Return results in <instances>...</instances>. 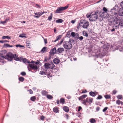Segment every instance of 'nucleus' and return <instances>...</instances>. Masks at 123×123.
Instances as JSON below:
<instances>
[{
    "label": "nucleus",
    "instance_id": "28",
    "mask_svg": "<svg viewBox=\"0 0 123 123\" xmlns=\"http://www.w3.org/2000/svg\"><path fill=\"white\" fill-rule=\"evenodd\" d=\"M116 103L118 105H120V104H121L122 105H123V102L121 101L119 99H118L116 101Z\"/></svg>",
    "mask_w": 123,
    "mask_h": 123
},
{
    "label": "nucleus",
    "instance_id": "55",
    "mask_svg": "<svg viewBox=\"0 0 123 123\" xmlns=\"http://www.w3.org/2000/svg\"><path fill=\"white\" fill-rule=\"evenodd\" d=\"M108 107H105L103 110V112H105V111L107 110L108 109Z\"/></svg>",
    "mask_w": 123,
    "mask_h": 123
},
{
    "label": "nucleus",
    "instance_id": "33",
    "mask_svg": "<svg viewBox=\"0 0 123 123\" xmlns=\"http://www.w3.org/2000/svg\"><path fill=\"white\" fill-rule=\"evenodd\" d=\"M18 80L20 82H23L24 80L25 79L23 77H20L19 78Z\"/></svg>",
    "mask_w": 123,
    "mask_h": 123
},
{
    "label": "nucleus",
    "instance_id": "54",
    "mask_svg": "<svg viewBox=\"0 0 123 123\" xmlns=\"http://www.w3.org/2000/svg\"><path fill=\"white\" fill-rule=\"evenodd\" d=\"M64 40V39L63 38L61 39V41H60V42L59 43H58L57 44V45H61L62 43L63 42V41Z\"/></svg>",
    "mask_w": 123,
    "mask_h": 123
},
{
    "label": "nucleus",
    "instance_id": "19",
    "mask_svg": "<svg viewBox=\"0 0 123 123\" xmlns=\"http://www.w3.org/2000/svg\"><path fill=\"white\" fill-rule=\"evenodd\" d=\"M87 95L86 94H84L81 96L78 99L79 100H80L83 99L84 98L86 97H87Z\"/></svg>",
    "mask_w": 123,
    "mask_h": 123
},
{
    "label": "nucleus",
    "instance_id": "63",
    "mask_svg": "<svg viewBox=\"0 0 123 123\" xmlns=\"http://www.w3.org/2000/svg\"><path fill=\"white\" fill-rule=\"evenodd\" d=\"M52 17L50 16L48 17V19L49 21H50L52 19Z\"/></svg>",
    "mask_w": 123,
    "mask_h": 123
},
{
    "label": "nucleus",
    "instance_id": "30",
    "mask_svg": "<svg viewBox=\"0 0 123 123\" xmlns=\"http://www.w3.org/2000/svg\"><path fill=\"white\" fill-rule=\"evenodd\" d=\"M63 21L62 19H59L56 20V22L57 23H61L63 22Z\"/></svg>",
    "mask_w": 123,
    "mask_h": 123
},
{
    "label": "nucleus",
    "instance_id": "26",
    "mask_svg": "<svg viewBox=\"0 0 123 123\" xmlns=\"http://www.w3.org/2000/svg\"><path fill=\"white\" fill-rule=\"evenodd\" d=\"M114 25L112 27V29H110V31L112 32L115 31V29H117L116 27H115L116 25Z\"/></svg>",
    "mask_w": 123,
    "mask_h": 123
},
{
    "label": "nucleus",
    "instance_id": "50",
    "mask_svg": "<svg viewBox=\"0 0 123 123\" xmlns=\"http://www.w3.org/2000/svg\"><path fill=\"white\" fill-rule=\"evenodd\" d=\"M32 5L36 7L35 6H37L39 8H40V6L37 4H35V3H33V4H32Z\"/></svg>",
    "mask_w": 123,
    "mask_h": 123
},
{
    "label": "nucleus",
    "instance_id": "53",
    "mask_svg": "<svg viewBox=\"0 0 123 123\" xmlns=\"http://www.w3.org/2000/svg\"><path fill=\"white\" fill-rule=\"evenodd\" d=\"M62 36V35H59L56 37V39L58 40L61 38Z\"/></svg>",
    "mask_w": 123,
    "mask_h": 123
},
{
    "label": "nucleus",
    "instance_id": "61",
    "mask_svg": "<svg viewBox=\"0 0 123 123\" xmlns=\"http://www.w3.org/2000/svg\"><path fill=\"white\" fill-rule=\"evenodd\" d=\"M100 108L98 106L96 108V111H99L100 109Z\"/></svg>",
    "mask_w": 123,
    "mask_h": 123
},
{
    "label": "nucleus",
    "instance_id": "22",
    "mask_svg": "<svg viewBox=\"0 0 123 123\" xmlns=\"http://www.w3.org/2000/svg\"><path fill=\"white\" fill-rule=\"evenodd\" d=\"M82 103L83 104H84L85 105H86L87 104H86V103H88V98H86V99L83 100Z\"/></svg>",
    "mask_w": 123,
    "mask_h": 123
},
{
    "label": "nucleus",
    "instance_id": "37",
    "mask_svg": "<svg viewBox=\"0 0 123 123\" xmlns=\"http://www.w3.org/2000/svg\"><path fill=\"white\" fill-rule=\"evenodd\" d=\"M19 37H25L26 38L27 37L25 36V34H20L19 36Z\"/></svg>",
    "mask_w": 123,
    "mask_h": 123
},
{
    "label": "nucleus",
    "instance_id": "16",
    "mask_svg": "<svg viewBox=\"0 0 123 123\" xmlns=\"http://www.w3.org/2000/svg\"><path fill=\"white\" fill-rule=\"evenodd\" d=\"M65 43L63 44L64 48L66 49L69 50L71 49V47H69L68 45L66 44V43L64 42Z\"/></svg>",
    "mask_w": 123,
    "mask_h": 123
},
{
    "label": "nucleus",
    "instance_id": "42",
    "mask_svg": "<svg viewBox=\"0 0 123 123\" xmlns=\"http://www.w3.org/2000/svg\"><path fill=\"white\" fill-rule=\"evenodd\" d=\"M70 4H68L67 5L65 6H60V7H58V8H68Z\"/></svg>",
    "mask_w": 123,
    "mask_h": 123
},
{
    "label": "nucleus",
    "instance_id": "15",
    "mask_svg": "<svg viewBox=\"0 0 123 123\" xmlns=\"http://www.w3.org/2000/svg\"><path fill=\"white\" fill-rule=\"evenodd\" d=\"M64 51V49L63 48L61 47L58 48L57 50V51L60 53H62Z\"/></svg>",
    "mask_w": 123,
    "mask_h": 123
},
{
    "label": "nucleus",
    "instance_id": "35",
    "mask_svg": "<svg viewBox=\"0 0 123 123\" xmlns=\"http://www.w3.org/2000/svg\"><path fill=\"white\" fill-rule=\"evenodd\" d=\"M2 39H10L11 38L8 36H3L2 37Z\"/></svg>",
    "mask_w": 123,
    "mask_h": 123
},
{
    "label": "nucleus",
    "instance_id": "21",
    "mask_svg": "<svg viewBox=\"0 0 123 123\" xmlns=\"http://www.w3.org/2000/svg\"><path fill=\"white\" fill-rule=\"evenodd\" d=\"M22 60L23 62L25 64L26 63H30L29 62V61L26 58H24L22 59Z\"/></svg>",
    "mask_w": 123,
    "mask_h": 123
},
{
    "label": "nucleus",
    "instance_id": "51",
    "mask_svg": "<svg viewBox=\"0 0 123 123\" xmlns=\"http://www.w3.org/2000/svg\"><path fill=\"white\" fill-rule=\"evenodd\" d=\"M29 42V41H27L26 42V43L27 44V45H26L27 47L28 48H30V46H31V45H30V43H27L28 42Z\"/></svg>",
    "mask_w": 123,
    "mask_h": 123
},
{
    "label": "nucleus",
    "instance_id": "7",
    "mask_svg": "<svg viewBox=\"0 0 123 123\" xmlns=\"http://www.w3.org/2000/svg\"><path fill=\"white\" fill-rule=\"evenodd\" d=\"M110 47V45L108 43L105 44L102 48V50L103 53L105 52L106 53L107 52V50L109 49Z\"/></svg>",
    "mask_w": 123,
    "mask_h": 123
},
{
    "label": "nucleus",
    "instance_id": "59",
    "mask_svg": "<svg viewBox=\"0 0 123 123\" xmlns=\"http://www.w3.org/2000/svg\"><path fill=\"white\" fill-rule=\"evenodd\" d=\"M78 39H79L80 41H81L83 39V38L82 36H81L79 37Z\"/></svg>",
    "mask_w": 123,
    "mask_h": 123
},
{
    "label": "nucleus",
    "instance_id": "43",
    "mask_svg": "<svg viewBox=\"0 0 123 123\" xmlns=\"http://www.w3.org/2000/svg\"><path fill=\"white\" fill-rule=\"evenodd\" d=\"M9 44L7 43H5L3 46V48H7L9 47Z\"/></svg>",
    "mask_w": 123,
    "mask_h": 123
},
{
    "label": "nucleus",
    "instance_id": "62",
    "mask_svg": "<svg viewBox=\"0 0 123 123\" xmlns=\"http://www.w3.org/2000/svg\"><path fill=\"white\" fill-rule=\"evenodd\" d=\"M75 34V36L76 37L77 39H78V38L79 37V34L78 33H76Z\"/></svg>",
    "mask_w": 123,
    "mask_h": 123
},
{
    "label": "nucleus",
    "instance_id": "25",
    "mask_svg": "<svg viewBox=\"0 0 123 123\" xmlns=\"http://www.w3.org/2000/svg\"><path fill=\"white\" fill-rule=\"evenodd\" d=\"M47 48L46 47H44L41 51V52H42V53H43L45 52H46L47 50L46 49Z\"/></svg>",
    "mask_w": 123,
    "mask_h": 123
},
{
    "label": "nucleus",
    "instance_id": "24",
    "mask_svg": "<svg viewBox=\"0 0 123 123\" xmlns=\"http://www.w3.org/2000/svg\"><path fill=\"white\" fill-rule=\"evenodd\" d=\"M63 110L66 112H68L69 111L68 107L66 106H64L63 107Z\"/></svg>",
    "mask_w": 123,
    "mask_h": 123
},
{
    "label": "nucleus",
    "instance_id": "60",
    "mask_svg": "<svg viewBox=\"0 0 123 123\" xmlns=\"http://www.w3.org/2000/svg\"><path fill=\"white\" fill-rule=\"evenodd\" d=\"M87 92L86 90H82V93H86Z\"/></svg>",
    "mask_w": 123,
    "mask_h": 123
},
{
    "label": "nucleus",
    "instance_id": "17",
    "mask_svg": "<svg viewBox=\"0 0 123 123\" xmlns=\"http://www.w3.org/2000/svg\"><path fill=\"white\" fill-rule=\"evenodd\" d=\"M118 14L120 16H123V8H120L118 12Z\"/></svg>",
    "mask_w": 123,
    "mask_h": 123
},
{
    "label": "nucleus",
    "instance_id": "29",
    "mask_svg": "<svg viewBox=\"0 0 123 123\" xmlns=\"http://www.w3.org/2000/svg\"><path fill=\"white\" fill-rule=\"evenodd\" d=\"M40 74L42 75H48V76H49V73L48 74L47 73V72H44L43 71H41L40 72Z\"/></svg>",
    "mask_w": 123,
    "mask_h": 123
},
{
    "label": "nucleus",
    "instance_id": "47",
    "mask_svg": "<svg viewBox=\"0 0 123 123\" xmlns=\"http://www.w3.org/2000/svg\"><path fill=\"white\" fill-rule=\"evenodd\" d=\"M40 60H37L36 62H35V63L36 65H38L39 64H41V63L40 62Z\"/></svg>",
    "mask_w": 123,
    "mask_h": 123
},
{
    "label": "nucleus",
    "instance_id": "3",
    "mask_svg": "<svg viewBox=\"0 0 123 123\" xmlns=\"http://www.w3.org/2000/svg\"><path fill=\"white\" fill-rule=\"evenodd\" d=\"M29 62L28 63V66H29L31 69L34 70L35 72H36L37 70L38 67L37 65L34 64L35 63V61L32 60L31 62L29 61Z\"/></svg>",
    "mask_w": 123,
    "mask_h": 123
},
{
    "label": "nucleus",
    "instance_id": "6",
    "mask_svg": "<svg viewBox=\"0 0 123 123\" xmlns=\"http://www.w3.org/2000/svg\"><path fill=\"white\" fill-rule=\"evenodd\" d=\"M44 66L45 68L47 69L50 68L52 69L54 68L55 66L53 63L51 62V64L47 62L45 63Z\"/></svg>",
    "mask_w": 123,
    "mask_h": 123
},
{
    "label": "nucleus",
    "instance_id": "2",
    "mask_svg": "<svg viewBox=\"0 0 123 123\" xmlns=\"http://www.w3.org/2000/svg\"><path fill=\"white\" fill-rule=\"evenodd\" d=\"M108 22L110 25H117L115 26L116 29L119 28V27L121 28L123 27V20L118 19V17L114 16L111 18L108 19Z\"/></svg>",
    "mask_w": 123,
    "mask_h": 123
},
{
    "label": "nucleus",
    "instance_id": "52",
    "mask_svg": "<svg viewBox=\"0 0 123 123\" xmlns=\"http://www.w3.org/2000/svg\"><path fill=\"white\" fill-rule=\"evenodd\" d=\"M48 60V58L47 56H45L44 57V60L43 61V62H47V61Z\"/></svg>",
    "mask_w": 123,
    "mask_h": 123
},
{
    "label": "nucleus",
    "instance_id": "58",
    "mask_svg": "<svg viewBox=\"0 0 123 123\" xmlns=\"http://www.w3.org/2000/svg\"><path fill=\"white\" fill-rule=\"evenodd\" d=\"M21 74L22 76H25L26 74L25 72H22L21 73Z\"/></svg>",
    "mask_w": 123,
    "mask_h": 123
},
{
    "label": "nucleus",
    "instance_id": "10",
    "mask_svg": "<svg viewBox=\"0 0 123 123\" xmlns=\"http://www.w3.org/2000/svg\"><path fill=\"white\" fill-rule=\"evenodd\" d=\"M118 47H117L116 46H113L112 45H110V47L109 48L110 50L111 51H115L116 49L117 50L118 49Z\"/></svg>",
    "mask_w": 123,
    "mask_h": 123
},
{
    "label": "nucleus",
    "instance_id": "1",
    "mask_svg": "<svg viewBox=\"0 0 123 123\" xmlns=\"http://www.w3.org/2000/svg\"><path fill=\"white\" fill-rule=\"evenodd\" d=\"M108 11L107 8H103L102 11H97L94 14H92L90 17L92 21H95L98 18L100 21L103 19V18H105L107 17V12Z\"/></svg>",
    "mask_w": 123,
    "mask_h": 123
},
{
    "label": "nucleus",
    "instance_id": "46",
    "mask_svg": "<svg viewBox=\"0 0 123 123\" xmlns=\"http://www.w3.org/2000/svg\"><path fill=\"white\" fill-rule=\"evenodd\" d=\"M117 98L121 99L122 98V96L121 95H119L117 96Z\"/></svg>",
    "mask_w": 123,
    "mask_h": 123
},
{
    "label": "nucleus",
    "instance_id": "14",
    "mask_svg": "<svg viewBox=\"0 0 123 123\" xmlns=\"http://www.w3.org/2000/svg\"><path fill=\"white\" fill-rule=\"evenodd\" d=\"M89 24L88 22H86L83 24L82 27L86 29L89 26Z\"/></svg>",
    "mask_w": 123,
    "mask_h": 123
},
{
    "label": "nucleus",
    "instance_id": "18",
    "mask_svg": "<svg viewBox=\"0 0 123 123\" xmlns=\"http://www.w3.org/2000/svg\"><path fill=\"white\" fill-rule=\"evenodd\" d=\"M84 22V21L83 20L81 19L80 21V23L77 26V28L78 29H79L80 27L81 26V24H83Z\"/></svg>",
    "mask_w": 123,
    "mask_h": 123
},
{
    "label": "nucleus",
    "instance_id": "12",
    "mask_svg": "<svg viewBox=\"0 0 123 123\" xmlns=\"http://www.w3.org/2000/svg\"><path fill=\"white\" fill-rule=\"evenodd\" d=\"M67 8H58L55 11V12L56 13H60L64 10L66 9Z\"/></svg>",
    "mask_w": 123,
    "mask_h": 123
},
{
    "label": "nucleus",
    "instance_id": "44",
    "mask_svg": "<svg viewBox=\"0 0 123 123\" xmlns=\"http://www.w3.org/2000/svg\"><path fill=\"white\" fill-rule=\"evenodd\" d=\"M16 46L17 47H20L21 48L24 47V45H22L19 44H17L16 45Z\"/></svg>",
    "mask_w": 123,
    "mask_h": 123
},
{
    "label": "nucleus",
    "instance_id": "23",
    "mask_svg": "<svg viewBox=\"0 0 123 123\" xmlns=\"http://www.w3.org/2000/svg\"><path fill=\"white\" fill-rule=\"evenodd\" d=\"M59 102L60 103H61L62 104H64L65 102L64 98H61L59 100Z\"/></svg>",
    "mask_w": 123,
    "mask_h": 123
},
{
    "label": "nucleus",
    "instance_id": "11",
    "mask_svg": "<svg viewBox=\"0 0 123 123\" xmlns=\"http://www.w3.org/2000/svg\"><path fill=\"white\" fill-rule=\"evenodd\" d=\"M56 48L55 47L50 50L49 52V54H51V55L54 54L56 53Z\"/></svg>",
    "mask_w": 123,
    "mask_h": 123
},
{
    "label": "nucleus",
    "instance_id": "48",
    "mask_svg": "<svg viewBox=\"0 0 123 123\" xmlns=\"http://www.w3.org/2000/svg\"><path fill=\"white\" fill-rule=\"evenodd\" d=\"M75 32H72L71 34V36H72L73 37H74L75 36Z\"/></svg>",
    "mask_w": 123,
    "mask_h": 123
},
{
    "label": "nucleus",
    "instance_id": "57",
    "mask_svg": "<svg viewBox=\"0 0 123 123\" xmlns=\"http://www.w3.org/2000/svg\"><path fill=\"white\" fill-rule=\"evenodd\" d=\"M91 16L92 15H91V14H89L88 13L86 15V17L87 18H89V17L90 18Z\"/></svg>",
    "mask_w": 123,
    "mask_h": 123
},
{
    "label": "nucleus",
    "instance_id": "20",
    "mask_svg": "<svg viewBox=\"0 0 123 123\" xmlns=\"http://www.w3.org/2000/svg\"><path fill=\"white\" fill-rule=\"evenodd\" d=\"M59 109L58 107H55L53 108V111L55 113H57L59 112Z\"/></svg>",
    "mask_w": 123,
    "mask_h": 123
},
{
    "label": "nucleus",
    "instance_id": "9",
    "mask_svg": "<svg viewBox=\"0 0 123 123\" xmlns=\"http://www.w3.org/2000/svg\"><path fill=\"white\" fill-rule=\"evenodd\" d=\"M14 60L16 61H19L21 62L22 59V58L21 57H20L19 58L18 56V55H16V54H15L14 55Z\"/></svg>",
    "mask_w": 123,
    "mask_h": 123
},
{
    "label": "nucleus",
    "instance_id": "27",
    "mask_svg": "<svg viewBox=\"0 0 123 123\" xmlns=\"http://www.w3.org/2000/svg\"><path fill=\"white\" fill-rule=\"evenodd\" d=\"M89 94L90 96L92 97H95L96 95V94L94 92L92 91L89 92Z\"/></svg>",
    "mask_w": 123,
    "mask_h": 123
},
{
    "label": "nucleus",
    "instance_id": "49",
    "mask_svg": "<svg viewBox=\"0 0 123 123\" xmlns=\"http://www.w3.org/2000/svg\"><path fill=\"white\" fill-rule=\"evenodd\" d=\"M102 98V96L101 95H98V97L96 98L97 99H100Z\"/></svg>",
    "mask_w": 123,
    "mask_h": 123
},
{
    "label": "nucleus",
    "instance_id": "31",
    "mask_svg": "<svg viewBox=\"0 0 123 123\" xmlns=\"http://www.w3.org/2000/svg\"><path fill=\"white\" fill-rule=\"evenodd\" d=\"M42 94L43 96H45L48 93V92L45 90H43L42 92Z\"/></svg>",
    "mask_w": 123,
    "mask_h": 123
},
{
    "label": "nucleus",
    "instance_id": "5",
    "mask_svg": "<svg viewBox=\"0 0 123 123\" xmlns=\"http://www.w3.org/2000/svg\"><path fill=\"white\" fill-rule=\"evenodd\" d=\"M14 55L11 52H9L6 55L5 59H7L8 61H12L14 57Z\"/></svg>",
    "mask_w": 123,
    "mask_h": 123
},
{
    "label": "nucleus",
    "instance_id": "13",
    "mask_svg": "<svg viewBox=\"0 0 123 123\" xmlns=\"http://www.w3.org/2000/svg\"><path fill=\"white\" fill-rule=\"evenodd\" d=\"M53 62L55 64H58L60 62V60L58 58H55L53 59Z\"/></svg>",
    "mask_w": 123,
    "mask_h": 123
},
{
    "label": "nucleus",
    "instance_id": "56",
    "mask_svg": "<svg viewBox=\"0 0 123 123\" xmlns=\"http://www.w3.org/2000/svg\"><path fill=\"white\" fill-rule=\"evenodd\" d=\"M27 91H29V93L30 94H33V92L31 89H30V90H28Z\"/></svg>",
    "mask_w": 123,
    "mask_h": 123
},
{
    "label": "nucleus",
    "instance_id": "41",
    "mask_svg": "<svg viewBox=\"0 0 123 123\" xmlns=\"http://www.w3.org/2000/svg\"><path fill=\"white\" fill-rule=\"evenodd\" d=\"M36 99V98L35 96L32 97L30 98L31 100L33 101H34Z\"/></svg>",
    "mask_w": 123,
    "mask_h": 123
},
{
    "label": "nucleus",
    "instance_id": "36",
    "mask_svg": "<svg viewBox=\"0 0 123 123\" xmlns=\"http://www.w3.org/2000/svg\"><path fill=\"white\" fill-rule=\"evenodd\" d=\"M93 101V99L92 98H89V100L88 101V103L90 105L91 103Z\"/></svg>",
    "mask_w": 123,
    "mask_h": 123
},
{
    "label": "nucleus",
    "instance_id": "39",
    "mask_svg": "<svg viewBox=\"0 0 123 123\" xmlns=\"http://www.w3.org/2000/svg\"><path fill=\"white\" fill-rule=\"evenodd\" d=\"M90 121L91 123H94L96 122V121L94 119L92 118L90 119Z\"/></svg>",
    "mask_w": 123,
    "mask_h": 123
},
{
    "label": "nucleus",
    "instance_id": "38",
    "mask_svg": "<svg viewBox=\"0 0 123 123\" xmlns=\"http://www.w3.org/2000/svg\"><path fill=\"white\" fill-rule=\"evenodd\" d=\"M9 19H6L5 21H1L0 22V23H1L3 25H4L5 23H6L7 22V21H8L9 20Z\"/></svg>",
    "mask_w": 123,
    "mask_h": 123
},
{
    "label": "nucleus",
    "instance_id": "64",
    "mask_svg": "<svg viewBox=\"0 0 123 123\" xmlns=\"http://www.w3.org/2000/svg\"><path fill=\"white\" fill-rule=\"evenodd\" d=\"M120 6L121 8H123V1L121 2Z\"/></svg>",
    "mask_w": 123,
    "mask_h": 123
},
{
    "label": "nucleus",
    "instance_id": "4",
    "mask_svg": "<svg viewBox=\"0 0 123 123\" xmlns=\"http://www.w3.org/2000/svg\"><path fill=\"white\" fill-rule=\"evenodd\" d=\"M7 51L6 50H3L0 53V62L4 63L5 62L4 59L6 56Z\"/></svg>",
    "mask_w": 123,
    "mask_h": 123
},
{
    "label": "nucleus",
    "instance_id": "32",
    "mask_svg": "<svg viewBox=\"0 0 123 123\" xmlns=\"http://www.w3.org/2000/svg\"><path fill=\"white\" fill-rule=\"evenodd\" d=\"M104 97L106 99H110L111 98V95L108 94H106L104 95Z\"/></svg>",
    "mask_w": 123,
    "mask_h": 123
},
{
    "label": "nucleus",
    "instance_id": "34",
    "mask_svg": "<svg viewBox=\"0 0 123 123\" xmlns=\"http://www.w3.org/2000/svg\"><path fill=\"white\" fill-rule=\"evenodd\" d=\"M82 34L83 35L86 37H88V33L85 31H83L82 32Z\"/></svg>",
    "mask_w": 123,
    "mask_h": 123
},
{
    "label": "nucleus",
    "instance_id": "45",
    "mask_svg": "<svg viewBox=\"0 0 123 123\" xmlns=\"http://www.w3.org/2000/svg\"><path fill=\"white\" fill-rule=\"evenodd\" d=\"M70 33L69 32H68L66 34L67 37L68 38H70L71 36V35L70 34Z\"/></svg>",
    "mask_w": 123,
    "mask_h": 123
},
{
    "label": "nucleus",
    "instance_id": "40",
    "mask_svg": "<svg viewBox=\"0 0 123 123\" xmlns=\"http://www.w3.org/2000/svg\"><path fill=\"white\" fill-rule=\"evenodd\" d=\"M47 97L49 99H51L53 98V97L52 96L50 95H48L47 96Z\"/></svg>",
    "mask_w": 123,
    "mask_h": 123
},
{
    "label": "nucleus",
    "instance_id": "8",
    "mask_svg": "<svg viewBox=\"0 0 123 123\" xmlns=\"http://www.w3.org/2000/svg\"><path fill=\"white\" fill-rule=\"evenodd\" d=\"M104 53L105 52L103 53H102L103 54H102L101 51H99L98 54H96V56L97 58H102L103 57L104 55H105V54H104Z\"/></svg>",
    "mask_w": 123,
    "mask_h": 123
}]
</instances>
